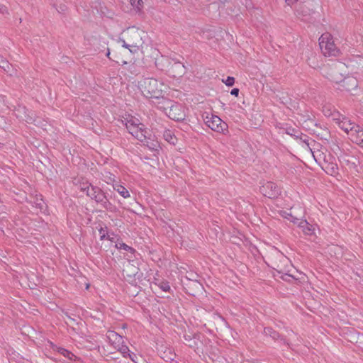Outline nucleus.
<instances>
[{
    "label": "nucleus",
    "mask_w": 363,
    "mask_h": 363,
    "mask_svg": "<svg viewBox=\"0 0 363 363\" xmlns=\"http://www.w3.org/2000/svg\"><path fill=\"white\" fill-rule=\"evenodd\" d=\"M260 192L269 199L277 198L281 193L280 188L272 182L264 183L259 188Z\"/></svg>",
    "instance_id": "nucleus-8"
},
{
    "label": "nucleus",
    "mask_w": 363,
    "mask_h": 363,
    "mask_svg": "<svg viewBox=\"0 0 363 363\" xmlns=\"http://www.w3.org/2000/svg\"><path fill=\"white\" fill-rule=\"evenodd\" d=\"M339 127L350 135V140L363 148V130L359 125L343 117L338 122Z\"/></svg>",
    "instance_id": "nucleus-2"
},
{
    "label": "nucleus",
    "mask_w": 363,
    "mask_h": 363,
    "mask_svg": "<svg viewBox=\"0 0 363 363\" xmlns=\"http://www.w3.org/2000/svg\"><path fill=\"white\" fill-rule=\"evenodd\" d=\"M155 65L162 71L169 72L172 70V72H174V70H177L178 74L180 75L184 74L185 72V66L184 65L179 62H176L171 65L169 59L165 56H161L160 57L156 58Z\"/></svg>",
    "instance_id": "nucleus-6"
},
{
    "label": "nucleus",
    "mask_w": 363,
    "mask_h": 363,
    "mask_svg": "<svg viewBox=\"0 0 363 363\" xmlns=\"http://www.w3.org/2000/svg\"><path fill=\"white\" fill-rule=\"evenodd\" d=\"M128 357H129L133 362L137 363V355L133 352H129L128 354Z\"/></svg>",
    "instance_id": "nucleus-34"
},
{
    "label": "nucleus",
    "mask_w": 363,
    "mask_h": 363,
    "mask_svg": "<svg viewBox=\"0 0 363 363\" xmlns=\"http://www.w3.org/2000/svg\"><path fill=\"white\" fill-rule=\"evenodd\" d=\"M124 35L125 39H120L122 46L128 48L131 52H135L143 44L140 32L135 29H128Z\"/></svg>",
    "instance_id": "nucleus-4"
},
{
    "label": "nucleus",
    "mask_w": 363,
    "mask_h": 363,
    "mask_svg": "<svg viewBox=\"0 0 363 363\" xmlns=\"http://www.w3.org/2000/svg\"><path fill=\"white\" fill-rule=\"evenodd\" d=\"M128 132L136 139L143 143H146L148 145L147 133V131L145 128V125L143 123H140L137 126L130 127V130Z\"/></svg>",
    "instance_id": "nucleus-10"
},
{
    "label": "nucleus",
    "mask_w": 363,
    "mask_h": 363,
    "mask_svg": "<svg viewBox=\"0 0 363 363\" xmlns=\"http://www.w3.org/2000/svg\"><path fill=\"white\" fill-rule=\"evenodd\" d=\"M138 270L139 269L130 262H128L123 269V271L127 273V276L128 277L135 276L138 273Z\"/></svg>",
    "instance_id": "nucleus-19"
},
{
    "label": "nucleus",
    "mask_w": 363,
    "mask_h": 363,
    "mask_svg": "<svg viewBox=\"0 0 363 363\" xmlns=\"http://www.w3.org/2000/svg\"><path fill=\"white\" fill-rule=\"evenodd\" d=\"M223 82L228 86H232L235 83V79L232 77H228L227 79L225 81H223Z\"/></svg>",
    "instance_id": "nucleus-29"
},
{
    "label": "nucleus",
    "mask_w": 363,
    "mask_h": 363,
    "mask_svg": "<svg viewBox=\"0 0 363 363\" xmlns=\"http://www.w3.org/2000/svg\"><path fill=\"white\" fill-rule=\"evenodd\" d=\"M106 338L108 342L113 346L114 348L123 343V337L113 330H108L106 333Z\"/></svg>",
    "instance_id": "nucleus-12"
},
{
    "label": "nucleus",
    "mask_w": 363,
    "mask_h": 363,
    "mask_svg": "<svg viewBox=\"0 0 363 363\" xmlns=\"http://www.w3.org/2000/svg\"><path fill=\"white\" fill-rule=\"evenodd\" d=\"M306 145H302V147L306 150H308L313 155L315 160L317 162L318 160H320V150L313 151V147L315 145V142L313 140H311L309 143L306 142Z\"/></svg>",
    "instance_id": "nucleus-14"
},
{
    "label": "nucleus",
    "mask_w": 363,
    "mask_h": 363,
    "mask_svg": "<svg viewBox=\"0 0 363 363\" xmlns=\"http://www.w3.org/2000/svg\"><path fill=\"white\" fill-rule=\"evenodd\" d=\"M311 140H313L312 139H310L307 135H303V137L300 138V141L302 145H306V142L309 143Z\"/></svg>",
    "instance_id": "nucleus-33"
},
{
    "label": "nucleus",
    "mask_w": 363,
    "mask_h": 363,
    "mask_svg": "<svg viewBox=\"0 0 363 363\" xmlns=\"http://www.w3.org/2000/svg\"><path fill=\"white\" fill-rule=\"evenodd\" d=\"M113 188L123 198L126 199V198L130 197V194H129L128 191L124 186H123L121 185H116V186H114Z\"/></svg>",
    "instance_id": "nucleus-20"
},
{
    "label": "nucleus",
    "mask_w": 363,
    "mask_h": 363,
    "mask_svg": "<svg viewBox=\"0 0 363 363\" xmlns=\"http://www.w3.org/2000/svg\"><path fill=\"white\" fill-rule=\"evenodd\" d=\"M0 67L11 76L14 74V69L12 65L1 55H0Z\"/></svg>",
    "instance_id": "nucleus-15"
},
{
    "label": "nucleus",
    "mask_w": 363,
    "mask_h": 363,
    "mask_svg": "<svg viewBox=\"0 0 363 363\" xmlns=\"http://www.w3.org/2000/svg\"><path fill=\"white\" fill-rule=\"evenodd\" d=\"M116 247H117L118 249H120V250H124L130 252L131 253L135 252V250L133 247L128 246V245H126L123 242L116 243Z\"/></svg>",
    "instance_id": "nucleus-24"
},
{
    "label": "nucleus",
    "mask_w": 363,
    "mask_h": 363,
    "mask_svg": "<svg viewBox=\"0 0 363 363\" xmlns=\"http://www.w3.org/2000/svg\"><path fill=\"white\" fill-rule=\"evenodd\" d=\"M87 196L94 200L101 207L106 210L112 211L113 206L107 199L105 193L98 186H94L87 191Z\"/></svg>",
    "instance_id": "nucleus-7"
},
{
    "label": "nucleus",
    "mask_w": 363,
    "mask_h": 363,
    "mask_svg": "<svg viewBox=\"0 0 363 363\" xmlns=\"http://www.w3.org/2000/svg\"><path fill=\"white\" fill-rule=\"evenodd\" d=\"M342 86L344 87L347 91H350L352 89L357 87V80L354 77H345L342 79Z\"/></svg>",
    "instance_id": "nucleus-13"
},
{
    "label": "nucleus",
    "mask_w": 363,
    "mask_h": 363,
    "mask_svg": "<svg viewBox=\"0 0 363 363\" xmlns=\"http://www.w3.org/2000/svg\"><path fill=\"white\" fill-rule=\"evenodd\" d=\"M324 161L325 162V168L326 169H330L331 174L336 173L337 170V164H334L333 162H329L325 161V156H324Z\"/></svg>",
    "instance_id": "nucleus-25"
},
{
    "label": "nucleus",
    "mask_w": 363,
    "mask_h": 363,
    "mask_svg": "<svg viewBox=\"0 0 363 363\" xmlns=\"http://www.w3.org/2000/svg\"><path fill=\"white\" fill-rule=\"evenodd\" d=\"M204 121L211 130L218 133L223 132L227 127V125L217 116H206Z\"/></svg>",
    "instance_id": "nucleus-9"
},
{
    "label": "nucleus",
    "mask_w": 363,
    "mask_h": 363,
    "mask_svg": "<svg viewBox=\"0 0 363 363\" xmlns=\"http://www.w3.org/2000/svg\"><path fill=\"white\" fill-rule=\"evenodd\" d=\"M162 100L159 102V108L162 109L165 113L170 109V107L174 104L175 102L169 100L168 99L161 97Z\"/></svg>",
    "instance_id": "nucleus-17"
},
{
    "label": "nucleus",
    "mask_w": 363,
    "mask_h": 363,
    "mask_svg": "<svg viewBox=\"0 0 363 363\" xmlns=\"http://www.w3.org/2000/svg\"><path fill=\"white\" fill-rule=\"evenodd\" d=\"M140 123L139 122V120L138 118L132 117L129 120H127V121L125 123V127L128 129V130H130V127L132 128V127H134V126H137Z\"/></svg>",
    "instance_id": "nucleus-22"
},
{
    "label": "nucleus",
    "mask_w": 363,
    "mask_h": 363,
    "mask_svg": "<svg viewBox=\"0 0 363 363\" xmlns=\"http://www.w3.org/2000/svg\"><path fill=\"white\" fill-rule=\"evenodd\" d=\"M109 55H110V52H109V50H108V52H107V53H106V55L108 57V56H109Z\"/></svg>",
    "instance_id": "nucleus-39"
},
{
    "label": "nucleus",
    "mask_w": 363,
    "mask_h": 363,
    "mask_svg": "<svg viewBox=\"0 0 363 363\" xmlns=\"http://www.w3.org/2000/svg\"><path fill=\"white\" fill-rule=\"evenodd\" d=\"M264 332L266 335H269L274 340H277L279 337V334L271 328H265Z\"/></svg>",
    "instance_id": "nucleus-23"
},
{
    "label": "nucleus",
    "mask_w": 363,
    "mask_h": 363,
    "mask_svg": "<svg viewBox=\"0 0 363 363\" xmlns=\"http://www.w3.org/2000/svg\"><path fill=\"white\" fill-rule=\"evenodd\" d=\"M230 94L233 96H238L239 94V89L234 88L231 90Z\"/></svg>",
    "instance_id": "nucleus-35"
},
{
    "label": "nucleus",
    "mask_w": 363,
    "mask_h": 363,
    "mask_svg": "<svg viewBox=\"0 0 363 363\" xmlns=\"http://www.w3.org/2000/svg\"><path fill=\"white\" fill-rule=\"evenodd\" d=\"M281 215H282L283 217H284L285 218L291 220L294 223H296L298 222V218L294 217L291 213H288L286 211H284Z\"/></svg>",
    "instance_id": "nucleus-27"
},
{
    "label": "nucleus",
    "mask_w": 363,
    "mask_h": 363,
    "mask_svg": "<svg viewBox=\"0 0 363 363\" xmlns=\"http://www.w3.org/2000/svg\"><path fill=\"white\" fill-rule=\"evenodd\" d=\"M221 1H225L226 0H220Z\"/></svg>",
    "instance_id": "nucleus-41"
},
{
    "label": "nucleus",
    "mask_w": 363,
    "mask_h": 363,
    "mask_svg": "<svg viewBox=\"0 0 363 363\" xmlns=\"http://www.w3.org/2000/svg\"><path fill=\"white\" fill-rule=\"evenodd\" d=\"M94 186H93V185H91V184H89L88 182L82 183L79 186L80 190L82 191H83V192H85L86 195H87V191H89L90 189L93 188Z\"/></svg>",
    "instance_id": "nucleus-26"
},
{
    "label": "nucleus",
    "mask_w": 363,
    "mask_h": 363,
    "mask_svg": "<svg viewBox=\"0 0 363 363\" xmlns=\"http://www.w3.org/2000/svg\"><path fill=\"white\" fill-rule=\"evenodd\" d=\"M160 286L163 291L167 292L170 290V286L167 282H162Z\"/></svg>",
    "instance_id": "nucleus-31"
},
{
    "label": "nucleus",
    "mask_w": 363,
    "mask_h": 363,
    "mask_svg": "<svg viewBox=\"0 0 363 363\" xmlns=\"http://www.w3.org/2000/svg\"><path fill=\"white\" fill-rule=\"evenodd\" d=\"M166 114L169 118L177 121H182L185 118V113L182 105L176 102L170 107V109L167 111Z\"/></svg>",
    "instance_id": "nucleus-11"
},
{
    "label": "nucleus",
    "mask_w": 363,
    "mask_h": 363,
    "mask_svg": "<svg viewBox=\"0 0 363 363\" xmlns=\"http://www.w3.org/2000/svg\"><path fill=\"white\" fill-rule=\"evenodd\" d=\"M32 121H33V120H32V118H31V117H30L29 118H27V119H26V121H27V122H31Z\"/></svg>",
    "instance_id": "nucleus-37"
},
{
    "label": "nucleus",
    "mask_w": 363,
    "mask_h": 363,
    "mask_svg": "<svg viewBox=\"0 0 363 363\" xmlns=\"http://www.w3.org/2000/svg\"><path fill=\"white\" fill-rule=\"evenodd\" d=\"M163 137L166 141L172 145H174L177 141V138H176L173 132L170 130H164L163 133Z\"/></svg>",
    "instance_id": "nucleus-18"
},
{
    "label": "nucleus",
    "mask_w": 363,
    "mask_h": 363,
    "mask_svg": "<svg viewBox=\"0 0 363 363\" xmlns=\"http://www.w3.org/2000/svg\"><path fill=\"white\" fill-rule=\"evenodd\" d=\"M0 13L2 14V15H9V9L8 8L0 3Z\"/></svg>",
    "instance_id": "nucleus-30"
},
{
    "label": "nucleus",
    "mask_w": 363,
    "mask_h": 363,
    "mask_svg": "<svg viewBox=\"0 0 363 363\" xmlns=\"http://www.w3.org/2000/svg\"><path fill=\"white\" fill-rule=\"evenodd\" d=\"M99 235H100V240H103L106 237V228H101L99 230Z\"/></svg>",
    "instance_id": "nucleus-32"
},
{
    "label": "nucleus",
    "mask_w": 363,
    "mask_h": 363,
    "mask_svg": "<svg viewBox=\"0 0 363 363\" xmlns=\"http://www.w3.org/2000/svg\"><path fill=\"white\" fill-rule=\"evenodd\" d=\"M130 3L131 5L138 9L142 6L143 1L142 0H130Z\"/></svg>",
    "instance_id": "nucleus-28"
},
{
    "label": "nucleus",
    "mask_w": 363,
    "mask_h": 363,
    "mask_svg": "<svg viewBox=\"0 0 363 363\" xmlns=\"http://www.w3.org/2000/svg\"><path fill=\"white\" fill-rule=\"evenodd\" d=\"M138 87L146 98L160 99L167 89V86L155 78H145L139 82Z\"/></svg>",
    "instance_id": "nucleus-1"
},
{
    "label": "nucleus",
    "mask_w": 363,
    "mask_h": 363,
    "mask_svg": "<svg viewBox=\"0 0 363 363\" xmlns=\"http://www.w3.org/2000/svg\"><path fill=\"white\" fill-rule=\"evenodd\" d=\"M298 225L303 230L304 233L307 235H311L313 233L314 229L313 225L308 223L306 220L300 221Z\"/></svg>",
    "instance_id": "nucleus-16"
},
{
    "label": "nucleus",
    "mask_w": 363,
    "mask_h": 363,
    "mask_svg": "<svg viewBox=\"0 0 363 363\" xmlns=\"http://www.w3.org/2000/svg\"><path fill=\"white\" fill-rule=\"evenodd\" d=\"M115 349H116L123 357H128V354L130 352V350L127 345H125L123 343H121V345L118 347H116Z\"/></svg>",
    "instance_id": "nucleus-21"
},
{
    "label": "nucleus",
    "mask_w": 363,
    "mask_h": 363,
    "mask_svg": "<svg viewBox=\"0 0 363 363\" xmlns=\"http://www.w3.org/2000/svg\"><path fill=\"white\" fill-rule=\"evenodd\" d=\"M65 6L60 7V10L64 11L65 10Z\"/></svg>",
    "instance_id": "nucleus-38"
},
{
    "label": "nucleus",
    "mask_w": 363,
    "mask_h": 363,
    "mask_svg": "<svg viewBox=\"0 0 363 363\" xmlns=\"http://www.w3.org/2000/svg\"><path fill=\"white\" fill-rule=\"evenodd\" d=\"M64 352H67V353H68V351H67V350H64Z\"/></svg>",
    "instance_id": "nucleus-40"
},
{
    "label": "nucleus",
    "mask_w": 363,
    "mask_h": 363,
    "mask_svg": "<svg viewBox=\"0 0 363 363\" xmlns=\"http://www.w3.org/2000/svg\"><path fill=\"white\" fill-rule=\"evenodd\" d=\"M347 72V66L341 62H335L330 66L323 68V74L330 81L340 83L342 81Z\"/></svg>",
    "instance_id": "nucleus-3"
},
{
    "label": "nucleus",
    "mask_w": 363,
    "mask_h": 363,
    "mask_svg": "<svg viewBox=\"0 0 363 363\" xmlns=\"http://www.w3.org/2000/svg\"><path fill=\"white\" fill-rule=\"evenodd\" d=\"M298 0H285L286 3L291 6L293 5L294 3H296Z\"/></svg>",
    "instance_id": "nucleus-36"
},
{
    "label": "nucleus",
    "mask_w": 363,
    "mask_h": 363,
    "mask_svg": "<svg viewBox=\"0 0 363 363\" xmlns=\"http://www.w3.org/2000/svg\"><path fill=\"white\" fill-rule=\"evenodd\" d=\"M319 45L325 56H337L340 50L335 44L333 38L329 33L322 34L319 38Z\"/></svg>",
    "instance_id": "nucleus-5"
}]
</instances>
